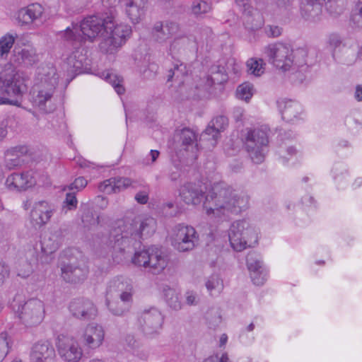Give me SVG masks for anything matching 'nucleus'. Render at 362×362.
Wrapping results in <instances>:
<instances>
[{"instance_id":"f257e3e1","label":"nucleus","mask_w":362,"mask_h":362,"mask_svg":"<svg viewBox=\"0 0 362 362\" xmlns=\"http://www.w3.org/2000/svg\"><path fill=\"white\" fill-rule=\"evenodd\" d=\"M248 198L224 182L215 183L207 193L204 208L208 215L228 216L247 208Z\"/></svg>"},{"instance_id":"f03ea898","label":"nucleus","mask_w":362,"mask_h":362,"mask_svg":"<svg viewBox=\"0 0 362 362\" xmlns=\"http://www.w3.org/2000/svg\"><path fill=\"white\" fill-rule=\"evenodd\" d=\"M156 221L148 217L141 221L139 230L132 223H123L114 228L111 232L107 242V247L119 252L134 245L137 239L142 236H149L156 230Z\"/></svg>"},{"instance_id":"7ed1b4c3","label":"nucleus","mask_w":362,"mask_h":362,"mask_svg":"<svg viewBox=\"0 0 362 362\" xmlns=\"http://www.w3.org/2000/svg\"><path fill=\"white\" fill-rule=\"evenodd\" d=\"M56 69L47 66L38 69L36 83L32 93V103L43 112H51L54 107L52 98L58 83Z\"/></svg>"},{"instance_id":"20e7f679","label":"nucleus","mask_w":362,"mask_h":362,"mask_svg":"<svg viewBox=\"0 0 362 362\" xmlns=\"http://www.w3.org/2000/svg\"><path fill=\"white\" fill-rule=\"evenodd\" d=\"M113 27V17L106 18L93 16L85 18L78 26L72 25L62 33V37L66 40L82 41L88 39L93 40L100 33L108 34V30Z\"/></svg>"},{"instance_id":"39448f33","label":"nucleus","mask_w":362,"mask_h":362,"mask_svg":"<svg viewBox=\"0 0 362 362\" xmlns=\"http://www.w3.org/2000/svg\"><path fill=\"white\" fill-rule=\"evenodd\" d=\"M27 90L25 80L11 64L0 66V92L10 98H1L0 104L16 105L20 98Z\"/></svg>"},{"instance_id":"423d86ee","label":"nucleus","mask_w":362,"mask_h":362,"mask_svg":"<svg viewBox=\"0 0 362 362\" xmlns=\"http://www.w3.org/2000/svg\"><path fill=\"white\" fill-rule=\"evenodd\" d=\"M228 236L231 247L238 252H241L247 247L253 246L257 243L256 230L245 220L233 223Z\"/></svg>"},{"instance_id":"0eeeda50","label":"nucleus","mask_w":362,"mask_h":362,"mask_svg":"<svg viewBox=\"0 0 362 362\" xmlns=\"http://www.w3.org/2000/svg\"><path fill=\"white\" fill-rule=\"evenodd\" d=\"M264 52L269 62L283 71L290 70L296 64L293 49L288 44L282 42L270 44L265 47Z\"/></svg>"},{"instance_id":"6e6552de","label":"nucleus","mask_w":362,"mask_h":362,"mask_svg":"<svg viewBox=\"0 0 362 362\" xmlns=\"http://www.w3.org/2000/svg\"><path fill=\"white\" fill-rule=\"evenodd\" d=\"M268 142L265 129H255L247 133L245 146L254 163H261L264 160Z\"/></svg>"},{"instance_id":"1a4fd4ad","label":"nucleus","mask_w":362,"mask_h":362,"mask_svg":"<svg viewBox=\"0 0 362 362\" xmlns=\"http://www.w3.org/2000/svg\"><path fill=\"white\" fill-rule=\"evenodd\" d=\"M16 312L26 326H36L40 324L45 317V305L40 299L31 298L23 305H18Z\"/></svg>"},{"instance_id":"9d476101","label":"nucleus","mask_w":362,"mask_h":362,"mask_svg":"<svg viewBox=\"0 0 362 362\" xmlns=\"http://www.w3.org/2000/svg\"><path fill=\"white\" fill-rule=\"evenodd\" d=\"M198 235L192 226L178 225L174 230L173 245L180 252L193 250L198 243Z\"/></svg>"},{"instance_id":"9b49d317","label":"nucleus","mask_w":362,"mask_h":362,"mask_svg":"<svg viewBox=\"0 0 362 362\" xmlns=\"http://www.w3.org/2000/svg\"><path fill=\"white\" fill-rule=\"evenodd\" d=\"M57 347L59 356L66 362H78L83 351L78 341L72 337L61 334L57 338Z\"/></svg>"},{"instance_id":"f8f14e48","label":"nucleus","mask_w":362,"mask_h":362,"mask_svg":"<svg viewBox=\"0 0 362 362\" xmlns=\"http://www.w3.org/2000/svg\"><path fill=\"white\" fill-rule=\"evenodd\" d=\"M139 323L144 333L152 337L161 330L163 317L157 308H151L143 311L139 318Z\"/></svg>"},{"instance_id":"ddd939ff","label":"nucleus","mask_w":362,"mask_h":362,"mask_svg":"<svg viewBox=\"0 0 362 362\" xmlns=\"http://www.w3.org/2000/svg\"><path fill=\"white\" fill-rule=\"evenodd\" d=\"M322 4L332 16H338L343 11L336 0H302L301 11L308 17H315L321 12Z\"/></svg>"},{"instance_id":"4468645a","label":"nucleus","mask_w":362,"mask_h":362,"mask_svg":"<svg viewBox=\"0 0 362 362\" xmlns=\"http://www.w3.org/2000/svg\"><path fill=\"white\" fill-rule=\"evenodd\" d=\"M133 294L132 283L123 277H117L109 281L106 289V299L131 297Z\"/></svg>"},{"instance_id":"2eb2a0df","label":"nucleus","mask_w":362,"mask_h":362,"mask_svg":"<svg viewBox=\"0 0 362 362\" xmlns=\"http://www.w3.org/2000/svg\"><path fill=\"white\" fill-rule=\"evenodd\" d=\"M56 211L55 206L47 201L35 202L30 211L32 221L37 226L46 225Z\"/></svg>"},{"instance_id":"dca6fc26","label":"nucleus","mask_w":362,"mask_h":362,"mask_svg":"<svg viewBox=\"0 0 362 362\" xmlns=\"http://www.w3.org/2000/svg\"><path fill=\"white\" fill-rule=\"evenodd\" d=\"M72 315L81 320H88L96 315L97 310L94 304L88 299L78 298L72 300L69 305Z\"/></svg>"},{"instance_id":"f3484780","label":"nucleus","mask_w":362,"mask_h":362,"mask_svg":"<svg viewBox=\"0 0 362 362\" xmlns=\"http://www.w3.org/2000/svg\"><path fill=\"white\" fill-rule=\"evenodd\" d=\"M228 124L227 117L218 116L210 122L208 127L202 134L201 137L203 140L209 141L211 146H214L216 144L220 132L226 128Z\"/></svg>"},{"instance_id":"a211bd4d","label":"nucleus","mask_w":362,"mask_h":362,"mask_svg":"<svg viewBox=\"0 0 362 362\" xmlns=\"http://www.w3.org/2000/svg\"><path fill=\"white\" fill-rule=\"evenodd\" d=\"M35 180L30 172L13 173L6 180V185L10 190L23 191L33 187Z\"/></svg>"},{"instance_id":"6ab92c4d","label":"nucleus","mask_w":362,"mask_h":362,"mask_svg":"<svg viewBox=\"0 0 362 362\" xmlns=\"http://www.w3.org/2000/svg\"><path fill=\"white\" fill-rule=\"evenodd\" d=\"M104 337L105 331L103 327L92 323L86 327L81 339L84 345L90 349H96L102 344Z\"/></svg>"},{"instance_id":"aec40b11","label":"nucleus","mask_w":362,"mask_h":362,"mask_svg":"<svg viewBox=\"0 0 362 362\" xmlns=\"http://www.w3.org/2000/svg\"><path fill=\"white\" fill-rule=\"evenodd\" d=\"M204 189L199 184L187 182L181 186L180 196L187 204H199L203 198Z\"/></svg>"},{"instance_id":"412c9836","label":"nucleus","mask_w":362,"mask_h":362,"mask_svg":"<svg viewBox=\"0 0 362 362\" xmlns=\"http://www.w3.org/2000/svg\"><path fill=\"white\" fill-rule=\"evenodd\" d=\"M179 29V25L175 22H157L153 26V35L158 42L162 43L177 33Z\"/></svg>"},{"instance_id":"4be33fe9","label":"nucleus","mask_w":362,"mask_h":362,"mask_svg":"<svg viewBox=\"0 0 362 362\" xmlns=\"http://www.w3.org/2000/svg\"><path fill=\"white\" fill-rule=\"evenodd\" d=\"M31 357L35 362H49L55 357V351L48 341H39L33 346Z\"/></svg>"},{"instance_id":"5701e85b","label":"nucleus","mask_w":362,"mask_h":362,"mask_svg":"<svg viewBox=\"0 0 362 362\" xmlns=\"http://www.w3.org/2000/svg\"><path fill=\"white\" fill-rule=\"evenodd\" d=\"M43 13V8L39 4H32L22 8L16 13V18L21 25H28L39 18Z\"/></svg>"},{"instance_id":"b1692460","label":"nucleus","mask_w":362,"mask_h":362,"mask_svg":"<svg viewBox=\"0 0 362 362\" xmlns=\"http://www.w3.org/2000/svg\"><path fill=\"white\" fill-rule=\"evenodd\" d=\"M277 105L283 119L286 122H292L297 118L302 110L300 105L297 101L286 98L279 99Z\"/></svg>"},{"instance_id":"393cba45","label":"nucleus","mask_w":362,"mask_h":362,"mask_svg":"<svg viewBox=\"0 0 362 362\" xmlns=\"http://www.w3.org/2000/svg\"><path fill=\"white\" fill-rule=\"evenodd\" d=\"M13 61L19 65L31 66L38 62L39 57L33 47L16 48L13 50Z\"/></svg>"},{"instance_id":"a878e982","label":"nucleus","mask_w":362,"mask_h":362,"mask_svg":"<svg viewBox=\"0 0 362 362\" xmlns=\"http://www.w3.org/2000/svg\"><path fill=\"white\" fill-rule=\"evenodd\" d=\"M146 269L152 274H158L161 273L168 265V260L160 250L156 247H151L150 257L148 259Z\"/></svg>"},{"instance_id":"bb28decb","label":"nucleus","mask_w":362,"mask_h":362,"mask_svg":"<svg viewBox=\"0 0 362 362\" xmlns=\"http://www.w3.org/2000/svg\"><path fill=\"white\" fill-rule=\"evenodd\" d=\"M62 276L67 282L78 283L83 280L87 275L85 268L74 264H66L62 267Z\"/></svg>"},{"instance_id":"cd10ccee","label":"nucleus","mask_w":362,"mask_h":362,"mask_svg":"<svg viewBox=\"0 0 362 362\" xmlns=\"http://www.w3.org/2000/svg\"><path fill=\"white\" fill-rule=\"evenodd\" d=\"M132 302V296L106 299L109 310L115 315L121 316L129 310Z\"/></svg>"},{"instance_id":"c85d7f7f","label":"nucleus","mask_w":362,"mask_h":362,"mask_svg":"<svg viewBox=\"0 0 362 362\" xmlns=\"http://www.w3.org/2000/svg\"><path fill=\"white\" fill-rule=\"evenodd\" d=\"M61 233V230H57L44 235L40 242L41 251L42 253L49 255L54 252L59 248Z\"/></svg>"},{"instance_id":"c756f323","label":"nucleus","mask_w":362,"mask_h":362,"mask_svg":"<svg viewBox=\"0 0 362 362\" xmlns=\"http://www.w3.org/2000/svg\"><path fill=\"white\" fill-rule=\"evenodd\" d=\"M144 0H131L126 6V13L133 23H139L144 16Z\"/></svg>"},{"instance_id":"7c9ffc66","label":"nucleus","mask_w":362,"mask_h":362,"mask_svg":"<svg viewBox=\"0 0 362 362\" xmlns=\"http://www.w3.org/2000/svg\"><path fill=\"white\" fill-rule=\"evenodd\" d=\"M109 34L116 41H121L122 46L126 40L130 37L132 34V28L129 25L126 24L115 25L113 21V27L108 30Z\"/></svg>"},{"instance_id":"2f4dec72","label":"nucleus","mask_w":362,"mask_h":362,"mask_svg":"<svg viewBox=\"0 0 362 362\" xmlns=\"http://www.w3.org/2000/svg\"><path fill=\"white\" fill-rule=\"evenodd\" d=\"M102 35L103 39L99 45V48L103 53L114 54L122 47L121 41H116L109 33H104Z\"/></svg>"},{"instance_id":"473e14b6","label":"nucleus","mask_w":362,"mask_h":362,"mask_svg":"<svg viewBox=\"0 0 362 362\" xmlns=\"http://www.w3.org/2000/svg\"><path fill=\"white\" fill-rule=\"evenodd\" d=\"M265 65L262 59L250 58L246 62L247 73L255 76H260L265 71Z\"/></svg>"},{"instance_id":"72a5a7b5","label":"nucleus","mask_w":362,"mask_h":362,"mask_svg":"<svg viewBox=\"0 0 362 362\" xmlns=\"http://www.w3.org/2000/svg\"><path fill=\"white\" fill-rule=\"evenodd\" d=\"M190 40L186 37L175 38L170 46V54L174 57L184 52L189 46Z\"/></svg>"},{"instance_id":"f704fd0d","label":"nucleus","mask_w":362,"mask_h":362,"mask_svg":"<svg viewBox=\"0 0 362 362\" xmlns=\"http://www.w3.org/2000/svg\"><path fill=\"white\" fill-rule=\"evenodd\" d=\"M113 185L116 188L117 193L123 191L129 187L136 189L142 185L141 182L132 180L129 177H115Z\"/></svg>"},{"instance_id":"c9c22d12","label":"nucleus","mask_w":362,"mask_h":362,"mask_svg":"<svg viewBox=\"0 0 362 362\" xmlns=\"http://www.w3.org/2000/svg\"><path fill=\"white\" fill-rule=\"evenodd\" d=\"M102 77L112 86L117 94L122 95L124 93L125 90L122 85L123 79L122 78L109 71L103 72Z\"/></svg>"},{"instance_id":"e433bc0d","label":"nucleus","mask_w":362,"mask_h":362,"mask_svg":"<svg viewBox=\"0 0 362 362\" xmlns=\"http://www.w3.org/2000/svg\"><path fill=\"white\" fill-rule=\"evenodd\" d=\"M192 13L196 18H203L211 10V4L204 0L195 1L191 7Z\"/></svg>"},{"instance_id":"4c0bfd02","label":"nucleus","mask_w":362,"mask_h":362,"mask_svg":"<svg viewBox=\"0 0 362 362\" xmlns=\"http://www.w3.org/2000/svg\"><path fill=\"white\" fill-rule=\"evenodd\" d=\"M163 293L165 300L170 307L174 310H180L181 308V302L175 289L170 287L164 288Z\"/></svg>"},{"instance_id":"58836bf2","label":"nucleus","mask_w":362,"mask_h":362,"mask_svg":"<svg viewBox=\"0 0 362 362\" xmlns=\"http://www.w3.org/2000/svg\"><path fill=\"white\" fill-rule=\"evenodd\" d=\"M16 37L6 34L0 38V57L6 58L15 42Z\"/></svg>"},{"instance_id":"ea45409f","label":"nucleus","mask_w":362,"mask_h":362,"mask_svg":"<svg viewBox=\"0 0 362 362\" xmlns=\"http://www.w3.org/2000/svg\"><path fill=\"white\" fill-rule=\"evenodd\" d=\"M223 67L216 66L211 68V74L209 80L211 84H221L227 81V75Z\"/></svg>"},{"instance_id":"a19ab883","label":"nucleus","mask_w":362,"mask_h":362,"mask_svg":"<svg viewBox=\"0 0 362 362\" xmlns=\"http://www.w3.org/2000/svg\"><path fill=\"white\" fill-rule=\"evenodd\" d=\"M151 252V247L146 250L136 252L134 257L132 258V263L138 267H143L146 269L148 265L150 252Z\"/></svg>"},{"instance_id":"79ce46f5","label":"nucleus","mask_w":362,"mask_h":362,"mask_svg":"<svg viewBox=\"0 0 362 362\" xmlns=\"http://www.w3.org/2000/svg\"><path fill=\"white\" fill-rule=\"evenodd\" d=\"M252 88L251 84L247 83L240 85L236 90L237 97L248 102L253 95Z\"/></svg>"},{"instance_id":"37998d69","label":"nucleus","mask_w":362,"mask_h":362,"mask_svg":"<svg viewBox=\"0 0 362 362\" xmlns=\"http://www.w3.org/2000/svg\"><path fill=\"white\" fill-rule=\"evenodd\" d=\"M206 286L211 293L213 291L220 293L223 289V282L217 275H213L206 282Z\"/></svg>"},{"instance_id":"c03bdc74","label":"nucleus","mask_w":362,"mask_h":362,"mask_svg":"<svg viewBox=\"0 0 362 362\" xmlns=\"http://www.w3.org/2000/svg\"><path fill=\"white\" fill-rule=\"evenodd\" d=\"M197 139L193 131L189 129H183L180 133V140L183 146H187L192 144Z\"/></svg>"},{"instance_id":"a18cd8bd","label":"nucleus","mask_w":362,"mask_h":362,"mask_svg":"<svg viewBox=\"0 0 362 362\" xmlns=\"http://www.w3.org/2000/svg\"><path fill=\"white\" fill-rule=\"evenodd\" d=\"M247 265L250 272L261 269L262 262L257 259V255L254 252H250L247 256Z\"/></svg>"},{"instance_id":"49530a36","label":"nucleus","mask_w":362,"mask_h":362,"mask_svg":"<svg viewBox=\"0 0 362 362\" xmlns=\"http://www.w3.org/2000/svg\"><path fill=\"white\" fill-rule=\"evenodd\" d=\"M77 204L78 200L76 197V193L74 192L66 193V198L63 202V210L66 208H67L68 210L76 209L77 208Z\"/></svg>"},{"instance_id":"de8ad7c7","label":"nucleus","mask_w":362,"mask_h":362,"mask_svg":"<svg viewBox=\"0 0 362 362\" xmlns=\"http://www.w3.org/2000/svg\"><path fill=\"white\" fill-rule=\"evenodd\" d=\"M81 219L84 226L88 228L99 223L98 216L95 218L93 212L88 209L83 212Z\"/></svg>"},{"instance_id":"09e8293b","label":"nucleus","mask_w":362,"mask_h":362,"mask_svg":"<svg viewBox=\"0 0 362 362\" xmlns=\"http://www.w3.org/2000/svg\"><path fill=\"white\" fill-rule=\"evenodd\" d=\"M206 320L211 328L215 329L221 322V316L218 310H211L206 313Z\"/></svg>"},{"instance_id":"8fccbe9b","label":"nucleus","mask_w":362,"mask_h":362,"mask_svg":"<svg viewBox=\"0 0 362 362\" xmlns=\"http://www.w3.org/2000/svg\"><path fill=\"white\" fill-rule=\"evenodd\" d=\"M21 165V160L18 157L13 156L11 151H7L5 158V167L11 170Z\"/></svg>"},{"instance_id":"3c124183","label":"nucleus","mask_w":362,"mask_h":362,"mask_svg":"<svg viewBox=\"0 0 362 362\" xmlns=\"http://www.w3.org/2000/svg\"><path fill=\"white\" fill-rule=\"evenodd\" d=\"M114 182L113 178L105 180L99 185V190L106 194L117 193L116 188L113 185Z\"/></svg>"},{"instance_id":"603ef678","label":"nucleus","mask_w":362,"mask_h":362,"mask_svg":"<svg viewBox=\"0 0 362 362\" xmlns=\"http://www.w3.org/2000/svg\"><path fill=\"white\" fill-rule=\"evenodd\" d=\"M141 187H143L144 189L137 192L134 198L138 203L145 204L148 201V194L150 190L147 185L142 184Z\"/></svg>"},{"instance_id":"864d4df0","label":"nucleus","mask_w":362,"mask_h":362,"mask_svg":"<svg viewBox=\"0 0 362 362\" xmlns=\"http://www.w3.org/2000/svg\"><path fill=\"white\" fill-rule=\"evenodd\" d=\"M186 66L182 63L180 64H175L174 65L173 69H171L169 71V76H168V81H170L173 76H176L177 78H179L181 76H184L186 74Z\"/></svg>"},{"instance_id":"5fc2aeb1","label":"nucleus","mask_w":362,"mask_h":362,"mask_svg":"<svg viewBox=\"0 0 362 362\" xmlns=\"http://www.w3.org/2000/svg\"><path fill=\"white\" fill-rule=\"evenodd\" d=\"M251 272V278L254 284L257 286L262 285L266 280V275L263 274V269H258L257 271H252Z\"/></svg>"},{"instance_id":"6e6d98bb","label":"nucleus","mask_w":362,"mask_h":362,"mask_svg":"<svg viewBox=\"0 0 362 362\" xmlns=\"http://www.w3.org/2000/svg\"><path fill=\"white\" fill-rule=\"evenodd\" d=\"M9 351L8 341L4 334L0 335V362Z\"/></svg>"},{"instance_id":"4d7b16f0","label":"nucleus","mask_w":362,"mask_h":362,"mask_svg":"<svg viewBox=\"0 0 362 362\" xmlns=\"http://www.w3.org/2000/svg\"><path fill=\"white\" fill-rule=\"evenodd\" d=\"M236 4L240 7L243 13L250 16L252 13V7L250 0H235Z\"/></svg>"},{"instance_id":"13d9d810","label":"nucleus","mask_w":362,"mask_h":362,"mask_svg":"<svg viewBox=\"0 0 362 362\" xmlns=\"http://www.w3.org/2000/svg\"><path fill=\"white\" fill-rule=\"evenodd\" d=\"M199 296L196 292L187 291L185 293L186 303L189 305H195L199 303Z\"/></svg>"},{"instance_id":"bf43d9fd","label":"nucleus","mask_w":362,"mask_h":362,"mask_svg":"<svg viewBox=\"0 0 362 362\" xmlns=\"http://www.w3.org/2000/svg\"><path fill=\"white\" fill-rule=\"evenodd\" d=\"M86 185H87V180L82 177H79L76 178L74 180V182L68 187V188L70 190H73L74 189H76L77 190H80V189L84 188Z\"/></svg>"},{"instance_id":"052dcab7","label":"nucleus","mask_w":362,"mask_h":362,"mask_svg":"<svg viewBox=\"0 0 362 362\" xmlns=\"http://www.w3.org/2000/svg\"><path fill=\"white\" fill-rule=\"evenodd\" d=\"M10 269L8 266L3 261H0V283H2L8 277Z\"/></svg>"},{"instance_id":"680f3d73","label":"nucleus","mask_w":362,"mask_h":362,"mask_svg":"<svg viewBox=\"0 0 362 362\" xmlns=\"http://www.w3.org/2000/svg\"><path fill=\"white\" fill-rule=\"evenodd\" d=\"M282 29L277 25H270L267 30V33L269 36L276 37L281 35Z\"/></svg>"},{"instance_id":"e2e57ef3","label":"nucleus","mask_w":362,"mask_h":362,"mask_svg":"<svg viewBox=\"0 0 362 362\" xmlns=\"http://www.w3.org/2000/svg\"><path fill=\"white\" fill-rule=\"evenodd\" d=\"M329 43L332 47L336 48L341 43V37L337 34H332L329 37Z\"/></svg>"},{"instance_id":"0e129e2a","label":"nucleus","mask_w":362,"mask_h":362,"mask_svg":"<svg viewBox=\"0 0 362 362\" xmlns=\"http://www.w3.org/2000/svg\"><path fill=\"white\" fill-rule=\"evenodd\" d=\"M304 69H302L300 71H296V73H293L291 76V80L293 82V83H302L304 79H305V76L303 74V73L302 72V71Z\"/></svg>"},{"instance_id":"69168bd1","label":"nucleus","mask_w":362,"mask_h":362,"mask_svg":"<svg viewBox=\"0 0 362 362\" xmlns=\"http://www.w3.org/2000/svg\"><path fill=\"white\" fill-rule=\"evenodd\" d=\"M125 341L127 344L134 349L136 346L137 341L134 337V336L129 334L125 337Z\"/></svg>"},{"instance_id":"338daca9","label":"nucleus","mask_w":362,"mask_h":362,"mask_svg":"<svg viewBox=\"0 0 362 362\" xmlns=\"http://www.w3.org/2000/svg\"><path fill=\"white\" fill-rule=\"evenodd\" d=\"M7 129H6V124L4 123L0 124V142L4 140V139L7 135Z\"/></svg>"},{"instance_id":"774afa93","label":"nucleus","mask_w":362,"mask_h":362,"mask_svg":"<svg viewBox=\"0 0 362 362\" xmlns=\"http://www.w3.org/2000/svg\"><path fill=\"white\" fill-rule=\"evenodd\" d=\"M355 98L357 100H362V86H358L356 88Z\"/></svg>"}]
</instances>
